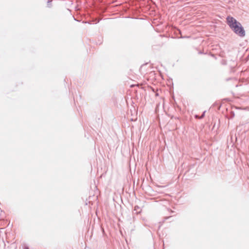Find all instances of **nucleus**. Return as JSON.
I'll use <instances>...</instances> for the list:
<instances>
[{
  "mask_svg": "<svg viewBox=\"0 0 249 249\" xmlns=\"http://www.w3.org/2000/svg\"><path fill=\"white\" fill-rule=\"evenodd\" d=\"M227 23L230 27L238 36L243 37L245 36V31L241 23L232 17L227 18Z\"/></svg>",
  "mask_w": 249,
  "mask_h": 249,
  "instance_id": "1",
  "label": "nucleus"
},
{
  "mask_svg": "<svg viewBox=\"0 0 249 249\" xmlns=\"http://www.w3.org/2000/svg\"><path fill=\"white\" fill-rule=\"evenodd\" d=\"M134 210L135 211H136L137 213H139L141 211V209L140 207H139L138 206H135Z\"/></svg>",
  "mask_w": 249,
  "mask_h": 249,
  "instance_id": "2",
  "label": "nucleus"
},
{
  "mask_svg": "<svg viewBox=\"0 0 249 249\" xmlns=\"http://www.w3.org/2000/svg\"><path fill=\"white\" fill-rule=\"evenodd\" d=\"M205 111H204L203 114H202V115L201 116V117L199 118L200 119H202L204 117V115H205Z\"/></svg>",
  "mask_w": 249,
  "mask_h": 249,
  "instance_id": "3",
  "label": "nucleus"
},
{
  "mask_svg": "<svg viewBox=\"0 0 249 249\" xmlns=\"http://www.w3.org/2000/svg\"><path fill=\"white\" fill-rule=\"evenodd\" d=\"M24 249H29V248L28 247H25Z\"/></svg>",
  "mask_w": 249,
  "mask_h": 249,
  "instance_id": "4",
  "label": "nucleus"
},
{
  "mask_svg": "<svg viewBox=\"0 0 249 249\" xmlns=\"http://www.w3.org/2000/svg\"><path fill=\"white\" fill-rule=\"evenodd\" d=\"M50 2H51V1L48 0V4L49 5V3H50Z\"/></svg>",
  "mask_w": 249,
  "mask_h": 249,
  "instance_id": "5",
  "label": "nucleus"
},
{
  "mask_svg": "<svg viewBox=\"0 0 249 249\" xmlns=\"http://www.w3.org/2000/svg\"><path fill=\"white\" fill-rule=\"evenodd\" d=\"M156 96H158V93H156Z\"/></svg>",
  "mask_w": 249,
  "mask_h": 249,
  "instance_id": "6",
  "label": "nucleus"
}]
</instances>
